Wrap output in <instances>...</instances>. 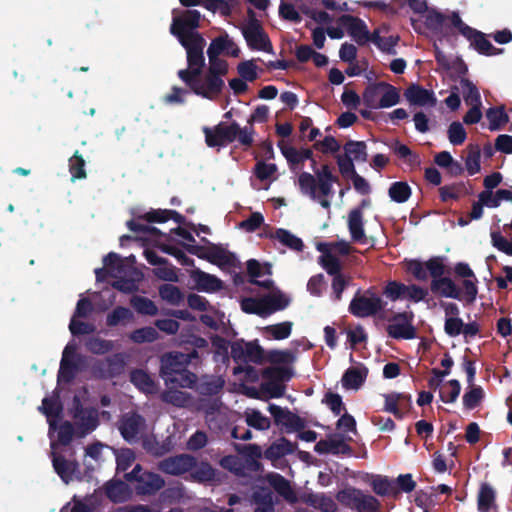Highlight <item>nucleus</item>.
<instances>
[{
  "mask_svg": "<svg viewBox=\"0 0 512 512\" xmlns=\"http://www.w3.org/2000/svg\"><path fill=\"white\" fill-rule=\"evenodd\" d=\"M143 447L148 453L154 456L164 455L171 450V445L169 443H159L153 436L143 439Z\"/></svg>",
  "mask_w": 512,
  "mask_h": 512,
  "instance_id": "obj_57",
  "label": "nucleus"
},
{
  "mask_svg": "<svg viewBox=\"0 0 512 512\" xmlns=\"http://www.w3.org/2000/svg\"><path fill=\"white\" fill-rule=\"evenodd\" d=\"M133 319V313L129 308L117 306L106 317V325L115 327L122 322H128Z\"/></svg>",
  "mask_w": 512,
  "mask_h": 512,
  "instance_id": "obj_48",
  "label": "nucleus"
},
{
  "mask_svg": "<svg viewBox=\"0 0 512 512\" xmlns=\"http://www.w3.org/2000/svg\"><path fill=\"white\" fill-rule=\"evenodd\" d=\"M132 307L141 315L154 316L158 313V307L149 298L135 295L131 298Z\"/></svg>",
  "mask_w": 512,
  "mask_h": 512,
  "instance_id": "obj_43",
  "label": "nucleus"
},
{
  "mask_svg": "<svg viewBox=\"0 0 512 512\" xmlns=\"http://www.w3.org/2000/svg\"><path fill=\"white\" fill-rule=\"evenodd\" d=\"M464 101L467 105H482L481 96L476 85L467 78L460 80Z\"/></svg>",
  "mask_w": 512,
  "mask_h": 512,
  "instance_id": "obj_41",
  "label": "nucleus"
},
{
  "mask_svg": "<svg viewBox=\"0 0 512 512\" xmlns=\"http://www.w3.org/2000/svg\"><path fill=\"white\" fill-rule=\"evenodd\" d=\"M448 138L451 144L458 146L464 143L467 138V133L463 127V125L454 121L449 125L448 128Z\"/></svg>",
  "mask_w": 512,
  "mask_h": 512,
  "instance_id": "obj_60",
  "label": "nucleus"
},
{
  "mask_svg": "<svg viewBox=\"0 0 512 512\" xmlns=\"http://www.w3.org/2000/svg\"><path fill=\"white\" fill-rule=\"evenodd\" d=\"M379 506L380 503L375 497L362 492L355 510L357 512H378Z\"/></svg>",
  "mask_w": 512,
  "mask_h": 512,
  "instance_id": "obj_64",
  "label": "nucleus"
},
{
  "mask_svg": "<svg viewBox=\"0 0 512 512\" xmlns=\"http://www.w3.org/2000/svg\"><path fill=\"white\" fill-rule=\"evenodd\" d=\"M366 144L364 141L349 140L344 145L345 155H349L353 160L365 162L367 160Z\"/></svg>",
  "mask_w": 512,
  "mask_h": 512,
  "instance_id": "obj_49",
  "label": "nucleus"
},
{
  "mask_svg": "<svg viewBox=\"0 0 512 512\" xmlns=\"http://www.w3.org/2000/svg\"><path fill=\"white\" fill-rule=\"evenodd\" d=\"M455 274L459 277L465 278L463 280V299L467 305L474 303L478 294L476 283L478 282L473 270L467 263L459 262L454 267Z\"/></svg>",
  "mask_w": 512,
  "mask_h": 512,
  "instance_id": "obj_13",
  "label": "nucleus"
},
{
  "mask_svg": "<svg viewBox=\"0 0 512 512\" xmlns=\"http://www.w3.org/2000/svg\"><path fill=\"white\" fill-rule=\"evenodd\" d=\"M201 241L208 245L206 261L219 267L235 265L236 257L233 253L226 251L220 245L210 242L205 237H202Z\"/></svg>",
  "mask_w": 512,
  "mask_h": 512,
  "instance_id": "obj_20",
  "label": "nucleus"
},
{
  "mask_svg": "<svg viewBox=\"0 0 512 512\" xmlns=\"http://www.w3.org/2000/svg\"><path fill=\"white\" fill-rule=\"evenodd\" d=\"M56 446L57 444L53 442L51 444L52 448V457H53V466L58 475L68 483L72 479V475L77 469V464L74 462L66 461L64 458L56 455Z\"/></svg>",
  "mask_w": 512,
  "mask_h": 512,
  "instance_id": "obj_28",
  "label": "nucleus"
},
{
  "mask_svg": "<svg viewBox=\"0 0 512 512\" xmlns=\"http://www.w3.org/2000/svg\"><path fill=\"white\" fill-rule=\"evenodd\" d=\"M269 237L271 239L278 240L283 246L293 251L302 252L305 247L301 238L284 228L276 229L274 233L269 235Z\"/></svg>",
  "mask_w": 512,
  "mask_h": 512,
  "instance_id": "obj_29",
  "label": "nucleus"
},
{
  "mask_svg": "<svg viewBox=\"0 0 512 512\" xmlns=\"http://www.w3.org/2000/svg\"><path fill=\"white\" fill-rule=\"evenodd\" d=\"M451 14L445 15L436 9H429L425 15V26L428 30L434 33H442L446 22L451 23Z\"/></svg>",
  "mask_w": 512,
  "mask_h": 512,
  "instance_id": "obj_33",
  "label": "nucleus"
},
{
  "mask_svg": "<svg viewBox=\"0 0 512 512\" xmlns=\"http://www.w3.org/2000/svg\"><path fill=\"white\" fill-rule=\"evenodd\" d=\"M255 512H271L273 510L274 496L269 488L257 487L253 493Z\"/></svg>",
  "mask_w": 512,
  "mask_h": 512,
  "instance_id": "obj_31",
  "label": "nucleus"
},
{
  "mask_svg": "<svg viewBox=\"0 0 512 512\" xmlns=\"http://www.w3.org/2000/svg\"><path fill=\"white\" fill-rule=\"evenodd\" d=\"M361 495V490L354 487H347L337 493V500L351 509H356Z\"/></svg>",
  "mask_w": 512,
  "mask_h": 512,
  "instance_id": "obj_50",
  "label": "nucleus"
},
{
  "mask_svg": "<svg viewBox=\"0 0 512 512\" xmlns=\"http://www.w3.org/2000/svg\"><path fill=\"white\" fill-rule=\"evenodd\" d=\"M411 194V187L404 181L393 182L388 190L390 199L396 203H405L409 200Z\"/></svg>",
  "mask_w": 512,
  "mask_h": 512,
  "instance_id": "obj_39",
  "label": "nucleus"
},
{
  "mask_svg": "<svg viewBox=\"0 0 512 512\" xmlns=\"http://www.w3.org/2000/svg\"><path fill=\"white\" fill-rule=\"evenodd\" d=\"M158 337V331L151 326L135 329L130 334V339L135 343L154 342Z\"/></svg>",
  "mask_w": 512,
  "mask_h": 512,
  "instance_id": "obj_54",
  "label": "nucleus"
},
{
  "mask_svg": "<svg viewBox=\"0 0 512 512\" xmlns=\"http://www.w3.org/2000/svg\"><path fill=\"white\" fill-rule=\"evenodd\" d=\"M339 178L332 174L327 164L322 165L320 170L315 171V176L309 172H302L298 177V184L301 192L307 194L311 199H318L317 187L323 197L332 194L333 183H338Z\"/></svg>",
  "mask_w": 512,
  "mask_h": 512,
  "instance_id": "obj_4",
  "label": "nucleus"
},
{
  "mask_svg": "<svg viewBox=\"0 0 512 512\" xmlns=\"http://www.w3.org/2000/svg\"><path fill=\"white\" fill-rule=\"evenodd\" d=\"M207 53H211L212 57L219 56L222 53L232 57H238L240 54V49L234 43V41L229 38V35L225 33L224 35H220L211 41L207 49Z\"/></svg>",
  "mask_w": 512,
  "mask_h": 512,
  "instance_id": "obj_24",
  "label": "nucleus"
},
{
  "mask_svg": "<svg viewBox=\"0 0 512 512\" xmlns=\"http://www.w3.org/2000/svg\"><path fill=\"white\" fill-rule=\"evenodd\" d=\"M73 418L76 426V433L80 437H83L93 431L98 425L97 412L92 408L83 409L76 407Z\"/></svg>",
  "mask_w": 512,
  "mask_h": 512,
  "instance_id": "obj_17",
  "label": "nucleus"
},
{
  "mask_svg": "<svg viewBox=\"0 0 512 512\" xmlns=\"http://www.w3.org/2000/svg\"><path fill=\"white\" fill-rule=\"evenodd\" d=\"M203 132L207 146L224 147L236 140L240 125L235 121L231 124L220 122L214 128L205 127Z\"/></svg>",
  "mask_w": 512,
  "mask_h": 512,
  "instance_id": "obj_9",
  "label": "nucleus"
},
{
  "mask_svg": "<svg viewBox=\"0 0 512 512\" xmlns=\"http://www.w3.org/2000/svg\"><path fill=\"white\" fill-rule=\"evenodd\" d=\"M178 41L186 50L188 67L179 70L177 75L184 83H189L192 77L202 75L205 66L203 50L206 42L201 34H190L184 39H178Z\"/></svg>",
  "mask_w": 512,
  "mask_h": 512,
  "instance_id": "obj_2",
  "label": "nucleus"
},
{
  "mask_svg": "<svg viewBox=\"0 0 512 512\" xmlns=\"http://www.w3.org/2000/svg\"><path fill=\"white\" fill-rule=\"evenodd\" d=\"M185 84L193 93L209 100L216 99L222 93L225 85L222 78L208 71L203 77L202 75L192 77V80Z\"/></svg>",
  "mask_w": 512,
  "mask_h": 512,
  "instance_id": "obj_7",
  "label": "nucleus"
},
{
  "mask_svg": "<svg viewBox=\"0 0 512 512\" xmlns=\"http://www.w3.org/2000/svg\"><path fill=\"white\" fill-rule=\"evenodd\" d=\"M481 151L478 145L468 147V155L465 159V167L470 176L480 171Z\"/></svg>",
  "mask_w": 512,
  "mask_h": 512,
  "instance_id": "obj_51",
  "label": "nucleus"
},
{
  "mask_svg": "<svg viewBox=\"0 0 512 512\" xmlns=\"http://www.w3.org/2000/svg\"><path fill=\"white\" fill-rule=\"evenodd\" d=\"M404 96L410 105L414 106L434 107L437 104V99L434 92L416 83L409 85L405 89Z\"/></svg>",
  "mask_w": 512,
  "mask_h": 512,
  "instance_id": "obj_14",
  "label": "nucleus"
},
{
  "mask_svg": "<svg viewBox=\"0 0 512 512\" xmlns=\"http://www.w3.org/2000/svg\"><path fill=\"white\" fill-rule=\"evenodd\" d=\"M105 489L108 498L113 502H123L130 497V490L128 486L121 481L109 482L107 483Z\"/></svg>",
  "mask_w": 512,
  "mask_h": 512,
  "instance_id": "obj_38",
  "label": "nucleus"
},
{
  "mask_svg": "<svg viewBox=\"0 0 512 512\" xmlns=\"http://www.w3.org/2000/svg\"><path fill=\"white\" fill-rule=\"evenodd\" d=\"M162 398L165 402L178 407H185L190 403V398L187 393L175 389L164 392Z\"/></svg>",
  "mask_w": 512,
  "mask_h": 512,
  "instance_id": "obj_59",
  "label": "nucleus"
},
{
  "mask_svg": "<svg viewBox=\"0 0 512 512\" xmlns=\"http://www.w3.org/2000/svg\"><path fill=\"white\" fill-rule=\"evenodd\" d=\"M292 330L291 322H282L265 327V334L270 335L273 339L282 340L290 336Z\"/></svg>",
  "mask_w": 512,
  "mask_h": 512,
  "instance_id": "obj_58",
  "label": "nucleus"
},
{
  "mask_svg": "<svg viewBox=\"0 0 512 512\" xmlns=\"http://www.w3.org/2000/svg\"><path fill=\"white\" fill-rule=\"evenodd\" d=\"M126 480L135 482V490L141 495H151L164 486V480L153 472L143 471L137 464L133 470L125 475Z\"/></svg>",
  "mask_w": 512,
  "mask_h": 512,
  "instance_id": "obj_8",
  "label": "nucleus"
},
{
  "mask_svg": "<svg viewBox=\"0 0 512 512\" xmlns=\"http://www.w3.org/2000/svg\"><path fill=\"white\" fill-rule=\"evenodd\" d=\"M306 502L323 512H336L337 510L336 503L330 497L323 494H311L307 496Z\"/></svg>",
  "mask_w": 512,
  "mask_h": 512,
  "instance_id": "obj_47",
  "label": "nucleus"
},
{
  "mask_svg": "<svg viewBox=\"0 0 512 512\" xmlns=\"http://www.w3.org/2000/svg\"><path fill=\"white\" fill-rule=\"evenodd\" d=\"M279 147L290 165L303 164L306 160L312 159L313 152L309 148L298 150L293 146H282L281 144H279Z\"/></svg>",
  "mask_w": 512,
  "mask_h": 512,
  "instance_id": "obj_34",
  "label": "nucleus"
},
{
  "mask_svg": "<svg viewBox=\"0 0 512 512\" xmlns=\"http://www.w3.org/2000/svg\"><path fill=\"white\" fill-rule=\"evenodd\" d=\"M320 264L331 276L341 274V262L334 254L322 255L320 257Z\"/></svg>",
  "mask_w": 512,
  "mask_h": 512,
  "instance_id": "obj_62",
  "label": "nucleus"
},
{
  "mask_svg": "<svg viewBox=\"0 0 512 512\" xmlns=\"http://www.w3.org/2000/svg\"><path fill=\"white\" fill-rule=\"evenodd\" d=\"M271 366L263 370V376L270 379L271 382L262 385V390L267 392L270 397L278 398L283 396L284 387L276 384L273 381H286L289 380L292 375V369L290 367L294 360L292 354H269Z\"/></svg>",
  "mask_w": 512,
  "mask_h": 512,
  "instance_id": "obj_3",
  "label": "nucleus"
},
{
  "mask_svg": "<svg viewBox=\"0 0 512 512\" xmlns=\"http://www.w3.org/2000/svg\"><path fill=\"white\" fill-rule=\"evenodd\" d=\"M368 369L361 363H355L346 370L342 377V385L346 389L358 390L365 382Z\"/></svg>",
  "mask_w": 512,
  "mask_h": 512,
  "instance_id": "obj_25",
  "label": "nucleus"
},
{
  "mask_svg": "<svg viewBox=\"0 0 512 512\" xmlns=\"http://www.w3.org/2000/svg\"><path fill=\"white\" fill-rule=\"evenodd\" d=\"M352 440L351 435H345V434H335L329 436L325 440L319 441L316 446L315 450L318 453H348L350 451L349 446L347 445V441Z\"/></svg>",
  "mask_w": 512,
  "mask_h": 512,
  "instance_id": "obj_18",
  "label": "nucleus"
},
{
  "mask_svg": "<svg viewBox=\"0 0 512 512\" xmlns=\"http://www.w3.org/2000/svg\"><path fill=\"white\" fill-rule=\"evenodd\" d=\"M159 295L171 305H179L184 299V294L180 288L168 283L160 285Z\"/></svg>",
  "mask_w": 512,
  "mask_h": 512,
  "instance_id": "obj_46",
  "label": "nucleus"
},
{
  "mask_svg": "<svg viewBox=\"0 0 512 512\" xmlns=\"http://www.w3.org/2000/svg\"><path fill=\"white\" fill-rule=\"evenodd\" d=\"M265 296L269 315L284 310L290 303V299L280 291Z\"/></svg>",
  "mask_w": 512,
  "mask_h": 512,
  "instance_id": "obj_52",
  "label": "nucleus"
},
{
  "mask_svg": "<svg viewBox=\"0 0 512 512\" xmlns=\"http://www.w3.org/2000/svg\"><path fill=\"white\" fill-rule=\"evenodd\" d=\"M266 481L286 500L293 502L296 499L289 482L277 473H271L266 476Z\"/></svg>",
  "mask_w": 512,
  "mask_h": 512,
  "instance_id": "obj_32",
  "label": "nucleus"
},
{
  "mask_svg": "<svg viewBox=\"0 0 512 512\" xmlns=\"http://www.w3.org/2000/svg\"><path fill=\"white\" fill-rule=\"evenodd\" d=\"M146 428L144 419L134 413H128L123 416L119 429L122 436L130 442L139 439Z\"/></svg>",
  "mask_w": 512,
  "mask_h": 512,
  "instance_id": "obj_15",
  "label": "nucleus"
},
{
  "mask_svg": "<svg viewBox=\"0 0 512 512\" xmlns=\"http://www.w3.org/2000/svg\"><path fill=\"white\" fill-rule=\"evenodd\" d=\"M244 417L246 423L250 427L258 430H267L270 428V419L256 409H247L244 412Z\"/></svg>",
  "mask_w": 512,
  "mask_h": 512,
  "instance_id": "obj_45",
  "label": "nucleus"
},
{
  "mask_svg": "<svg viewBox=\"0 0 512 512\" xmlns=\"http://www.w3.org/2000/svg\"><path fill=\"white\" fill-rule=\"evenodd\" d=\"M196 464L195 458L188 454H180L163 459L158 468L167 474L178 476L190 471Z\"/></svg>",
  "mask_w": 512,
  "mask_h": 512,
  "instance_id": "obj_12",
  "label": "nucleus"
},
{
  "mask_svg": "<svg viewBox=\"0 0 512 512\" xmlns=\"http://www.w3.org/2000/svg\"><path fill=\"white\" fill-rule=\"evenodd\" d=\"M131 381L145 393H154L156 386L148 374L143 371H135L131 374Z\"/></svg>",
  "mask_w": 512,
  "mask_h": 512,
  "instance_id": "obj_56",
  "label": "nucleus"
},
{
  "mask_svg": "<svg viewBox=\"0 0 512 512\" xmlns=\"http://www.w3.org/2000/svg\"><path fill=\"white\" fill-rule=\"evenodd\" d=\"M388 335L395 339H412L415 337V328L408 321L406 314H397L387 327Z\"/></svg>",
  "mask_w": 512,
  "mask_h": 512,
  "instance_id": "obj_21",
  "label": "nucleus"
},
{
  "mask_svg": "<svg viewBox=\"0 0 512 512\" xmlns=\"http://www.w3.org/2000/svg\"><path fill=\"white\" fill-rule=\"evenodd\" d=\"M134 259V256H130L124 260L119 254L110 252L103 258V264L108 269L110 277H120L129 274L132 267L127 265L126 261L134 262Z\"/></svg>",
  "mask_w": 512,
  "mask_h": 512,
  "instance_id": "obj_23",
  "label": "nucleus"
},
{
  "mask_svg": "<svg viewBox=\"0 0 512 512\" xmlns=\"http://www.w3.org/2000/svg\"><path fill=\"white\" fill-rule=\"evenodd\" d=\"M478 510L480 512H488L495 506V491L488 484H482L478 493Z\"/></svg>",
  "mask_w": 512,
  "mask_h": 512,
  "instance_id": "obj_44",
  "label": "nucleus"
},
{
  "mask_svg": "<svg viewBox=\"0 0 512 512\" xmlns=\"http://www.w3.org/2000/svg\"><path fill=\"white\" fill-rule=\"evenodd\" d=\"M382 90L380 82L369 84L362 94V101L364 105L370 109L380 108L379 104Z\"/></svg>",
  "mask_w": 512,
  "mask_h": 512,
  "instance_id": "obj_37",
  "label": "nucleus"
},
{
  "mask_svg": "<svg viewBox=\"0 0 512 512\" xmlns=\"http://www.w3.org/2000/svg\"><path fill=\"white\" fill-rule=\"evenodd\" d=\"M137 218L127 221L126 225L128 229L139 236L140 239L156 240L164 236V234L156 227L144 224Z\"/></svg>",
  "mask_w": 512,
  "mask_h": 512,
  "instance_id": "obj_27",
  "label": "nucleus"
},
{
  "mask_svg": "<svg viewBox=\"0 0 512 512\" xmlns=\"http://www.w3.org/2000/svg\"><path fill=\"white\" fill-rule=\"evenodd\" d=\"M241 309L245 313L256 314L260 317H266L269 315L266 296L259 299L251 297L244 298L241 301Z\"/></svg>",
  "mask_w": 512,
  "mask_h": 512,
  "instance_id": "obj_36",
  "label": "nucleus"
},
{
  "mask_svg": "<svg viewBox=\"0 0 512 512\" xmlns=\"http://www.w3.org/2000/svg\"><path fill=\"white\" fill-rule=\"evenodd\" d=\"M197 354H164L161 358V376L167 385L173 387H191L196 380L194 374L187 371L190 356Z\"/></svg>",
  "mask_w": 512,
  "mask_h": 512,
  "instance_id": "obj_1",
  "label": "nucleus"
},
{
  "mask_svg": "<svg viewBox=\"0 0 512 512\" xmlns=\"http://www.w3.org/2000/svg\"><path fill=\"white\" fill-rule=\"evenodd\" d=\"M69 172L72 180L86 178L85 160L79 151H75L69 159Z\"/></svg>",
  "mask_w": 512,
  "mask_h": 512,
  "instance_id": "obj_53",
  "label": "nucleus"
},
{
  "mask_svg": "<svg viewBox=\"0 0 512 512\" xmlns=\"http://www.w3.org/2000/svg\"><path fill=\"white\" fill-rule=\"evenodd\" d=\"M451 25L455 27L461 35H463L469 42L470 46L474 48L479 54L485 56H494L499 54L502 49H498L486 39L485 34L475 28L465 24L458 12L451 13Z\"/></svg>",
  "mask_w": 512,
  "mask_h": 512,
  "instance_id": "obj_5",
  "label": "nucleus"
},
{
  "mask_svg": "<svg viewBox=\"0 0 512 512\" xmlns=\"http://www.w3.org/2000/svg\"><path fill=\"white\" fill-rule=\"evenodd\" d=\"M382 95L380 98V108H389L400 102L399 90L387 82H380Z\"/></svg>",
  "mask_w": 512,
  "mask_h": 512,
  "instance_id": "obj_42",
  "label": "nucleus"
},
{
  "mask_svg": "<svg viewBox=\"0 0 512 512\" xmlns=\"http://www.w3.org/2000/svg\"><path fill=\"white\" fill-rule=\"evenodd\" d=\"M348 229L354 242L365 243L363 214L359 209H352L348 214Z\"/></svg>",
  "mask_w": 512,
  "mask_h": 512,
  "instance_id": "obj_26",
  "label": "nucleus"
},
{
  "mask_svg": "<svg viewBox=\"0 0 512 512\" xmlns=\"http://www.w3.org/2000/svg\"><path fill=\"white\" fill-rule=\"evenodd\" d=\"M295 450V445L285 438H280L273 442L265 451V457L270 460H276L284 457Z\"/></svg>",
  "mask_w": 512,
  "mask_h": 512,
  "instance_id": "obj_35",
  "label": "nucleus"
},
{
  "mask_svg": "<svg viewBox=\"0 0 512 512\" xmlns=\"http://www.w3.org/2000/svg\"><path fill=\"white\" fill-rule=\"evenodd\" d=\"M385 306L382 298L372 289H368L363 294L356 293L349 304V312L356 317L365 318L377 315Z\"/></svg>",
  "mask_w": 512,
  "mask_h": 512,
  "instance_id": "obj_6",
  "label": "nucleus"
},
{
  "mask_svg": "<svg viewBox=\"0 0 512 512\" xmlns=\"http://www.w3.org/2000/svg\"><path fill=\"white\" fill-rule=\"evenodd\" d=\"M340 22L346 27L349 35L358 45L363 46L370 41V33L362 19L345 14L340 17Z\"/></svg>",
  "mask_w": 512,
  "mask_h": 512,
  "instance_id": "obj_16",
  "label": "nucleus"
},
{
  "mask_svg": "<svg viewBox=\"0 0 512 512\" xmlns=\"http://www.w3.org/2000/svg\"><path fill=\"white\" fill-rule=\"evenodd\" d=\"M200 12L198 10H186L182 16L173 18L170 32L177 39L185 38L190 34H200L196 29L200 23Z\"/></svg>",
  "mask_w": 512,
  "mask_h": 512,
  "instance_id": "obj_11",
  "label": "nucleus"
},
{
  "mask_svg": "<svg viewBox=\"0 0 512 512\" xmlns=\"http://www.w3.org/2000/svg\"><path fill=\"white\" fill-rule=\"evenodd\" d=\"M373 491L380 496L397 494L394 484L384 477H377L372 481Z\"/></svg>",
  "mask_w": 512,
  "mask_h": 512,
  "instance_id": "obj_61",
  "label": "nucleus"
},
{
  "mask_svg": "<svg viewBox=\"0 0 512 512\" xmlns=\"http://www.w3.org/2000/svg\"><path fill=\"white\" fill-rule=\"evenodd\" d=\"M190 277L198 291L210 293L219 291L223 287V283L219 278L198 268L191 271Z\"/></svg>",
  "mask_w": 512,
  "mask_h": 512,
  "instance_id": "obj_22",
  "label": "nucleus"
},
{
  "mask_svg": "<svg viewBox=\"0 0 512 512\" xmlns=\"http://www.w3.org/2000/svg\"><path fill=\"white\" fill-rule=\"evenodd\" d=\"M486 117L489 120V130L498 131L509 121V117L504 107H491L486 111Z\"/></svg>",
  "mask_w": 512,
  "mask_h": 512,
  "instance_id": "obj_40",
  "label": "nucleus"
},
{
  "mask_svg": "<svg viewBox=\"0 0 512 512\" xmlns=\"http://www.w3.org/2000/svg\"><path fill=\"white\" fill-rule=\"evenodd\" d=\"M430 290L439 297L457 299L464 301L461 289L450 277H443L437 280H431Z\"/></svg>",
  "mask_w": 512,
  "mask_h": 512,
  "instance_id": "obj_19",
  "label": "nucleus"
},
{
  "mask_svg": "<svg viewBox=\"0 0 512 512\" xmlns=\"http://www.w3.org/2000/svg\"><path fill=\"white\" fill-rule=\"evenodd\" d=\"M469 194V189L465 182H455L450 185H444L439 188L440 200L444 203L450 200H459Z\"/></svg>",
  "mask_w": 512,
  "mask_h": 512,
  "instance_id": "obj_30",
  "label": "nucleus"
},
{
  "mask_svg": "<svg viewBox=\"0 0 512 512\" xmlns=\"http://www.w3.org/2000/svg\"><path fill=\"white\" fill-rule=\"evenodd\" d=\"M392 150L399 158L406 160L410 166H417L420 164L419 155L413 153L407 145L402 144L399 141H395L392 146Z\"/></svg>",
  "mask_w": 512,
  "mask_h": 512,
  "instance_id": "obj_55",
  "label": "nucleus"
},
{
  "mask_svg": "<svg viewBox=\"0 0 512 512\" xmlns=\"http://www.w3.org/2000/svg\"><path fill=\"white\" fill-rule=\"evenodd\" d=\"M407 290V285L397 282V281H389L383 291V294L392 301H396L400 298H405V291Z\"/></svg>",
  "mask_w": 512,
  "mask_h": 512,
  "instance_id": "obj_63",
  "label": "nucleus"
},
{
  "mask_svg": "<svg viewBox=\"0 0 512 512\" xmlns=\"http://www.w3.org/2000/svg\"><path fill=\"white\" fill-rule=\"evenodd\" d=\"M242 34L250 49L273 53L272 43L258 20H250L242 29Z\"/></svg>",
  "mask_w": 512,
  "mask_h": 512,
  "instance_id": "obj_10",
  "label": "nucleus"
}]
</instances>
